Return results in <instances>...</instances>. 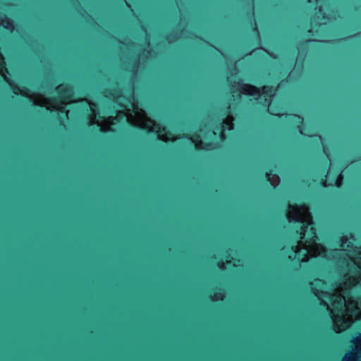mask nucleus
Here are the masks:
<instances>
[{
  "label": "nucleus",
  "mask_w": 361,
  "mask_h": 361,
  "mask_svg": "<svg viewBox=\"0 0 361 361\" xmlns=\"http://www.w3.org/2000/svg\"><path fill=\"white\" fill-rule=\"evenodd\" d=\"M306 228H307V226H304L301 228V231L300 232V238H303L304 235H305V231H306Z\"/></svg>",
  "instance_id": "nucleus-9"
},
{
  "label": "nucleus",
  "mask_w": 361,
  "mask_h": 361,
  "mask_svg": "<svg viewBox=\"0 0 361 361\" xmlns=\"http://www.w3.org/2000/svg\"><path fill=\"white\" fill-rule=\"evenodd\" d=\"M336 186H338V187L339 186V184H338V180L336 182Z\"/></svg>",
  "instance_id": "nucleus-22"
},
{
  "label": "nucleus",
  "mask_w": 361,
  "mask_h": 361,
  "mask_svg": "<svg viewBox=\"0 0 361 361\" xmlns=\"http://www.w3.org/2000/svg\"><path fill=\"white\" fill-rule=\"evenodd\" d=\"M320 185L323 188H326L328 187V185H327V181L326 180L325 178H322L320 180V183H319Z\"/></svg>",
  "instance_id": "nucleus-8"
},
{
  "label": "nucleus",
  "mask_w": 361,
  "mask_h": 361,
  "mask_svg": "<svg viewBox=\"0 0 361 361\" xmlns=\"http://www.w3.org/2000/svg\"><path fill=\"white\" fill-rule=\"evenodd\" d=\"M307 32H308V33H310V34H312V29L308 30V31H307Z\"/></svg>",
  "instance_id": "nucleus-20"
},
{
  "label": "nucleus",
  "mask_w": 361,
  "mask_h": 361,
  "mask_svg": "<svg viewBox=\"0 0 361 361\" xmlns=\"http://www.w3.org/2000/svg\"><path fill=\"white\" fill-rule=\"evenodd\" d=\"M290 250L294 252H297L298 247L296 245H292Z\"/></svg>",
  "instance_id": "nucleus-13"
},
{
  "label": "nucleus",
  "mask_w": 361,
  "mask_h": 361,
  "mask_svg": "<svg viewBox=\"0 0 361 361\" xmlns=\"http://www.w3.org/2000/svg\"><path fill=\"white\" fill-rule=\"evenodd\" d=\"M221 137H224V134L223 133H221Z\"/></svg>",
  "instance_id": "nucleus-23"
},
{
  "label": "nucleus",
  "mask_w": 361,
  "mask_h": 361,
  "mask_svg": "<svg viewBox=\"0 0 361 361\" xmlns=\"http://www.w3.org/2000/svg\"><path fill=\"white\" fill-rule=\"evenodd\" d=\"M315 280H316V281H321V280H320L319 279H316Z\"/></svg>",
  "instance_id": "nucleus-24"
},
{
  "label": "nucleus",
  "mask_w": 361,
  "mask_h": 361,
  "mask_svg": "<svg viewBox=\"0 0 361 361\" xmlns=\"http://www.w3.org/2000/svg\"><path fill=\"white\" fill-rule=\"evenodd\" d=\"M5 22L7 23V25H11V20L9 19H6Z\"/></svg>",
  "instance_id": "nucleus-15"
},
{
  "label": "nucleus",
  "mask_w": 361,
  "mask_h": 361,
  "mask_svg": "<svg viewBox=\"0 0 361 361\" xmlns=\"http://www.w3.org/2000/svg\"><path fill=\"white\" fill-rule=\"evenodd\" d=\"M313 41H314L313 39H306V40L305 41V42L306 44H308V43H310V42H313Z\"/></svg>",
  "instance_id": "nucleus-16"
},
{
  "label": "nucleus",
  "mask_w": 361,
  "mask_h": 361,
  "mask_svg": "<svg viewBox=\"0 0 361 361\" xmlns=\"http://www.w3.org/2000/svg\"><path fill=\"white\" fill-rule=\"evenodd\" d=\"M183 137H186L187 139H191L190 137L188 136V135H183Z\"/></svg>",
  "instance_id": "nucleus-18"
},
{
  "label": "nucleus",
  "mask_w": 361,
  "mask_h": 361,
  "mask_svg": "<svg viewBox=\"0 0 361 361\" xmlns=\"http://www.w3.org/2000/svg\"><path fill=\"white\" fill-rule=\"evenodd\" d=\"M154 128H157V130L155 131L156 133H158V132L163 133V132H165V130H166L165 128L161 127L159 124H155Z\"/></svg>",
  "instance_id": "nucleus-6"
},
{
  "label": "nucleus",
  "mask_w": 361,
  "mask_h": 361,
  "mask_svg": "<svg viewBox=\"0 0 361 361\" xmlns=\"http://www.w3.org/2000/svg\"><path fill=\"white\" fill-rule=\"evenodd\" d=\"M292 116L293 117V118H295L298 122L299 125L297 126V128L300 129L301 125L302 124V122H303L302 117L300 115L297 114H292Z\"/></svg>",
  "instance_id": "nucleus-4"
},
{
  "label": "nucleus",
  "mask_w": 361,
  "mask_h": 361,
  "mask_svg": "<svg viewBox=\"0 0 361 361\" xmlns=\"http://www.w3.org/2000/svg\"><path fill=\"white\" fill-rule=\"evenodd\" d=\"M218 147V144L214 142H208L204 144V147L203 148L206 151H212L213 149H216Z\"/></svg>",
  "instance_id": "nucleus-3"
},
{
  "label": "nucleus",
  "mask_w": 361,
  "mask_h": 361,
  "mask_svg": "<svg viewBox=\"0 0 361 361\" xmlns=\"http://www.w3.org/2000/svg\"><path fill=\"white\" fill-rule=\"evenodd\" d=\"M243 92L249 96L262 95L264 97V101L261 102L262 106L269 108L273 95L276 91L272 85H264L261 89L251 84H243L242 85Z\"/></svg>",
  "instance_id": "nucleus-1"
},
{
  "label": "nucleus",
  "mask_w": 361,
  "mask_h": 361,
  "mask_svg": "<svg viewBox=\"0 0 361 361\" xmlns=\"http://www.w3.org/2000/svg\"><path fill=\"white\" fill-rule=\"evenodd\" d=\"M271 174V170L269 171H268V172H266L265 177H266L267 180H270Z\"/></svg>",
  "instance_id": "nucleus-12"
},
{
  "label": "nucleus",
  "mask_w": 361,
  "mask_h": 361,
  "mask_svg": "<svg viewBox=\"0 0 361 361\" xmlns=\"http://www.w3.org/2000/svg\"><path fill=\"white\" fill-rule=\"evenodd\" d=\"M253 30L256 31V32H258V30H257V25H256L255 23L254 24Z\"/></svg>",
  "instance_id": "nucleus-14"
},
{
  "label": "nucleus",
  "mask_w": 361,
  "mask_h": 361,
  "mask_svg": "<svg viewBox=\"0 0 361 361\" xmlns=\"http://www.w3.org/2000/svg\"><path fill=\"white\" fill-rule=\"evenodd\" d=\"M312 137H315L317 140H321L322 139V136L318 133L313 134Z\"/></svg>",
  "instance_id": "nucleus-11"
},
{
  "label": "nucleus",
  "mask_w": 361,
  "mask_h": 361,
  "mask_svg": "<svg viewBox=\"0 0 361 361\" xmlns=\"http://www.w3.org/2000/svg\"><path fill=\"white\" fill-rule=\"evenodd\" d=\"M6 63L4 61V59L1 54H0V68H5Z\"/></svg>",
  "instance_id": "nucleus-7"
},
{
  "label": "nucleus",
  "mask_w": 361,
  "mask_h": 361,
  "mask_svg": "<svg viewBox=\"0 0 361 361\" xmlns=\"http://www.w3.org/2000/svg\"><path fill=\"white\" fill-rule=\"evenodd\" d=\"M126 116V114L123 112H119L117 116H116V118L118 119V118H123Z\"/></svg>",
  "instance_id": "nucleus-10"
},
{
  "label": "nucleus",
  "mask_w": 361,
  "mask_h": 361,
  "mask_svg": "<svg viewBox=\"0 0 361 361\" xmlns=\"http://www.w3.org/2000/svg\"><path fill=\"white\" fill-rule=\"evenodd\" d=\"M216 296H218V295H221V296H222L223 295H222L221 293H217L216 294Z\"/></svg>",
  "instance_id": "nucleus-21"
},
{
  "label": "nucleus",
  "mask_w": 361,
  "mask_h": 361,
  "mask_svg": "<svg viewBox=\"0 0 361 361\" xmlns=\"http://www.w3.org/2000/svg\"><path fill=\"white\" fill-rule=\"evenodd\" d=\"M321 304H322L323 306H327V304H326L325 302H324V301H322V302H321Z\"/></svg>",
  "instance_id": "nucleus-19"
},
{
  "label": "nucleus",
  "mask_w": 361,
  "mask_h": 361,
  "mask_svg": "<svg viewBox=\"0 0 361 361\" xmlns=\"http://www.w3.org/2000/svg\"><path fill=\"white\" fill-rule=\"evenodd\" d=\"M13 92L15 94H18L17 92H16V90H18V91H23V90H26L27 91L28 89L26 87H23V89H21L18 85H13Z\"/></svg>",
  "instance_id": "nucleus-5"
},
{
  "label": "nucleus",
  "mask_w": 361,
  "mask_h": 361,
  "mask_svg": "<svg viewBox=\"0 0 361 361\" xmlns=\"http://www.w3.org/2000/svg\"><path fill=\"white\" fill-rule=\"evenodd\" d=\"M56 90L58 94V97L56 98V101L64 103V101L69 100L73 93V86L70 84L60 85L56 87Z\"/></svg>",
  "instance_id": "nucleus-2"
},
{
  "label": "nucleus",
  "mask_w": 361,
  "mask_h": 361,
  "mask_svg": "<svg viewBox=\"0 0 361 361\" xmlns=\"http://www.w3.org/2000/svg\"><path fill=\"white\" fill-rule=\"evenodd\" d=\"M336 303L339 305H343V300L340 298V300L337 301Z\"/></svg>",
  "instance_id": "nucleus-17"
}]
</instances>
